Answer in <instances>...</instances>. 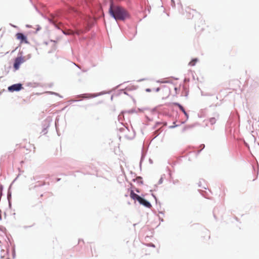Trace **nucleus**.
<instances>
[{
  "instance_id": "11",
  "label": "nucleus",
  "mask_w": 259,
  "mask_h": 259,
  "mask_svg": "<svg viewBox=\"0 0 259 259\" xmlns=\"http://www.w3.org/2000/svg\"><path fill=\"white\" fill-rule=\"evenodd\" d=\"M76 33H77V34H79V32L78 31H77V32H76Z\"/></svg>"
},
{
  "instance_id": "9",
  "label": "nucleus",
  "mask_w": 259,
  "mask_h": 259,
  "mask_svg": "<svg viewBox=\"0 0 259 259\" xmlns=\"http://www.w3.org/2000/svg\"><path fill=\"white\" fill-rule=\"evenodd\" d=\"M209 121L210 123L213 125L216 122L217 120L214 117H212L209 119Z\"/></svg>"
},
{
  "instance_id": "10",
  "label": "nucleus",
  "mask_w": 259,
  "mask_h": 259,
  "mask_svg": "<svg viewBox=\"0 0 259 259\" xmlns=\"http://www.w3.org/2000/svg\"><path fill=\"white\" fill-rule=\"evenodd\" d=\"M146 91H148V92H149L150 91V89H147Z\"/></svg>"
},
{
  "instance_id": "3",
  "label": "nucleus",
  "mask_w": 259,
  "mask_h": 259,
  "mask_svg": "<svg viewBox=\"0 0 259 259\" xmlns=\"http://www.w3.org/2000/svg\"><path fill=\"white\" fill-rule=\"evenodd\" d=\"M22 88V84L20 83L14 84L8 88V90L10 92L19 91Z\"/></svg>"
},
{
  "instance_id": "6",
  "label": "nucleus",
  "mask_w": 259,
  "mask_h": 259,
  "mask_svg": "<svg viewBox=\"0 0 259 259\" xmlns=\"http://www.w3.org/2000/svg\"><path fill=\"white\" fill-rule=\"evenodd\" d=\"M191 12H196V11L195 10L191 9L190 8H187L186 10L187 16L188 18H191L190 14L191 13Z\"/></svg>"
},
{
  "instance_id": "12",
  "label": "nucleus",
  "mask_w": 259,
  "mask_h": 259,
  "mask_svg": "<svg viewBox=\"0 0 259 259\" xmlns=\"http://www.w3.org/2000/svg\"><path fill=\"white\" fill-rule=\"evenodd\" d=\"M157 91H159V89L157 88V90H156Z\"/></svg>"
},
{
  "instance_id": "1",
  "label": "nucleus",
  "mask_w": 259,
  "mask_h": 259,
  "mask_svg": "<svg viewBox=\"0 0 259 259\" xmlns=\"http://www.w3.org/2000/svg\"><path fill=\"white\" fill-rule=\"evenodd\" d=\"M109 14L116 21H124L130 18V15L128 11L121 6L115 5L113 0H110V1Z\"/></svg>"
},
{
  "instance_id": "7",
  "label": "nucleus",
  "mask_w": 259,
  "mask_h": 259,
  "mask_svg": "<svg viewBox=\"0 0 259 259\" xmlns=\"http://www.w3.org/2000/svg\"><path fill=\"white\" fill-rule=\"evenodd\" d=\"M175 104L179 107L180 109L185 114V115L186 116H188V114L186 113V112L185 111V109L184 108V107L181 105H180L179 103H176Z\"/></svg>"
},
{
  "instance_id": "2",
  "label": "nucleus",
  "mask_w": 259,
  "mask_h": 259,
  "mask_svg": "<svg viewBox=\"0 0 259 259\" xmlns=\"http://www.w3.org/2000/svg\"><path fill=\"white\" fill-rule=\"evenodd\" d=\"M130 197L133 200H137L140 204L143 205L147 208H151L152 206L150 202L135 193L134 191L132 190H131L130 192Z\"/></svg>"
},
{
  "instance_id": "5",
  "label": "nucleus",
  "mask_w": 259,
  "mask_h": 259,
  "mask_svg": "<svg viewBox=\"0 0 259 259\" xmlns=\"http://www.w3.org/2000/svg\"><path fill=\"white\" fill-rule=\"evenodd\" d=\"M23 60V59L20 57L17 58L15 60L14 64V67L15 69L17 70L19 69L20 65L21 63H22Z\"/></svg>"
},
{
  "instance_id": "8",
  "label": "nucleus",
  "mask_w": 259,
  "mask_h": 259,
  "mask_svg": "<svg viewBox=\"0 0 259 259\" xmlns=\"http://www.w3.org/2000/svg\"><path fill=\"white\" fill-rule=\"evenodd\" d=\"M197 62V59H193L191 61L189 62V65L191 66H194Z\"/></svg>"
},
{
  "instance_id": "4",
  "label": "nucleus",
  "mask_w": 259,
  "mask_h": 259,
  "mask_svg": "<svg viewBox=\"0 0 259 259\" xmlns=\"http://www.w3.org/2000/svg\"><path fill=\"white\" fill-rule=\"evenodd\" d=\"M16 37L17 39L20 40L21 43L25 42L27 43L26 37L21 33H18L16 35Z\"/></svg>"
}]
</instances>
